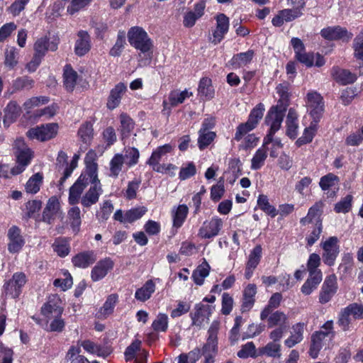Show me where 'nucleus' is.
I'll return each instance as SVG.
<instances>
[{"mask_svg":"<svg viewBox=\"0 0 363 363\" xmlns=\"http://www.w3.org/2000/svg\"><path fill=\"white\" fill-rule=\"evenodd\" d=\"M102 193L101 184L98 177H85L81 181L79 177L69 188L68 201L71 205L80 202L83 207L89 208L98 202Z\"/></svg>","mask_w":363,"mask_h":363,"instance_id":"f257e3e1","label":"nucleus"},{"mask_svg":"<svg viewBox=\"0 0 363 363\" xmlns=\"http://www.w3.org/2000/svg\"><path fill=\"white\" fill-rule=\"evenodd\" d=\"M280 94L277 105L270 108L265 118V123L269 126V133H275L280 129L289 105V92H280Z\"/></svg>","mask_w":363,"mask_h":363,"instance_id":"f03ea898","label":"nucleus"},{"mask_svg":"<svg viewBox=\"0 0 363 363\" xmlns=\"http://www.w3.org/2000/svg\"><path fill=\"white\" fill-rule=\"evenodd\" d=\"M17 164L11 169L12 174L16 175L23 172L30 164L33 157V152L26 145L23 139H17L13 145Z\"/></svg>","mask_w":363,"mask_h":363,"instance_id":"7ed1b4c3","label":"nucleus"},{"mask_svg":"<svg viewBox=\"0 0 363 363\" xmlns=\"http://www.w3.org/2000/svg\"><path fill=\"white\" fill-rule=\"evenodd\" d=\"M127 36L130 45L143 53L147 52L152 47L151 39L142 27L133 26L130 28Z\"/></svg>","mask_w":363,"mask_h":363,"instance_id":"20e7f679","label":"nucleus"},{"mask_svg":"<svg viewBox=\"0 0 363 363\" xmlns=\"http://www.w3.org/2000/svg\"><path fill=\"white\" fill-rule=\"evenodd\" d=\"M220 329V322L213 320L208 330L206 342L202 347V354L206 359H215L218 353V333Z\"/></svg>","mask_w":363,"mask_h":363,"instance_id":"39448f33","label":"nucleus"},{"mask_svg":"<svg viewBox=\"0 0 363 363\" xmlns=\"http://www.w3.org/2000/svg\"><path fill=\"white\" fill-rule=\"evenodd\" d=\"M264 111V105L258 104L250 113L247 121L240 124L235 134L234 139L240 140L250 131L252 130L258 124L259 121L262 118Z\"/></svg>","mask_w":363,"mask_h":363,"instance_id":"423d86ee","label":"nucleus"},{"mask_svg":"<svg viewBox=\"0 0 363 363\" xmlns=\"http://www.w3.org/2000/svg\"><path fill=\"white\" fill-rule=\"evenodd\" d=\"M306 106L311 118L320 120L325 110V103L318 92H308L307 94Z\"/></svg>","mask_w":363,"mask_h":363,"instance_id":"0eeeda50","label":"nucleus"},{"mask_svg":"<svg viewBox=\"0 0 363 363\" xmlns=\"http://www.w3.org/2000/svg\"><path fill=\"white\" fill-rule=\"evenodd\" d=\"M57 124L48 123L30 128L26 134L30 139L45 141L54 138L57 133Z\"/></svg>","mask_w":363,"mask_h":363,"instance_id":"6e6552de","label":"nucleus"},{"mask_svg":"<svg viewBox=\"0 0 363 363\" xmlns=\"http://www.w3.org/2000/svg\"><path fill=\"white\" fill-rule=\"evenodd\" d=\"M291 45L295 52L296 59L308 67L314 65L315 55L313 52H306L305 46L301 39L292 38Z\"/></svg>","mask_w":363,"mask_h":363,"instance_id":"1a4fd4ad","label":"nucleus"},{"mask_svg":"<svg viewBox=\"0 0 363 363\" xmlns=\"http://www.w3.org/2000/svg\"><path fill=\"white\" fill-rule=\"evenodd\" d=\"M223 225L221 218L214 216L208 221H205L199 230V236L203 239H211L217 236Z\"/></svg>","mask_w":363,"mask_h":363,"instance_id":"9d476101","label":"nucleus"},{"mask_svg":"<svg viewBox=\"0 0 363 363\" xmlns=\"http://www.w3.org/2000/svg\"><path fill=\"white\" fill-rule=\"evenodd\" d=\"M26 281L27 278L24 273H14L12 278L4 285L6 294H9L13 298H18Z\"/></svg>","mask_w":363,"mask_h":363,"instance_id":"9b49d317","label":"nucleus"},{"mask_svg":"<svg viewBox=\"0 0 363 363\" xmlns=\"http://www.w3.org/2000/svg\"><path fill=\"white\" fill-rule=\"evenodd\" d=\"M338 289L337 277L333 274L327 276L323 283L319 294V301L321 303L329 302L336 294Z\"/></svg>","mask_w":363,"mask_h":363,"instance_id":"f8f14e48","label":"nucleus"},{"mask_svg":"<svg viewBox=\"0 0 363 363\" xmlns=\"http://www.w3.org/2000/svg\"><path fill=\"white\" fill-rule=\"evenodd\" d=\"M173 147L170 144H165L158 147L155 150L150 159L147 161V164L152 167L155 172H162L164 167L160 162L164 160L167 157V154L172 152Z\"/></svg>","mask_w":363,"mask_h":363,"instance_id":"ddd939ff","label":"nucleus"},{"mask_svg":"<svg viewBox=\"0 0 363 363\" xmlns=\"http://www.w3.org/2000/svg\"><path fill=\"white\" fill-rule=\"evenodd\" d=\"M323 253L322 255L324 263L328 266H333L339 254V246L337 239L335 237H330L328 240L322 243Z\"/></svg>","mask_w":363,"mask_h":363,"instance_id":"4468645a","label":"nucleus"},{"mask_svg":"<svg viewBox=\"0 0 363 363\" xmlns=\"http://www.w3.org/2000/svg\"><path fill=\"white\" fill-rule=\"evenodd\" d=\"M321 36L328 40H342L343 41L350 40L353 34L347 31L345 28L340 26H330L320 30Z\"/></svg>","mask_w":363,"mask_h":363,"instance_id":"2eb2a0df","label":"nucleus"},{"mask_svg":"<svg viewBox=\"0 0 363 363\" xmlns=\"http://www.w3.org/2000/svg\"><path fill=\"white\" fill-rule=\"evenodd\" d=\"M63 312L61 300L57 295H52L41 308V313L47 318L60 316Z\"/></svg>","mask_w":363,"mask_h":363,"instance_id":"dca6fc26","label":"nucleus"},{"mask_svg":"<svg viewBox=\"0 0 363 363\" xmlns=\"http://www.w3.org/2000/svg\"><path fill=\"white\" fill-rule=\"evenodd\" d=\"M216 28L213 31V38H211V43L214 45L218 44L228 33L229 29V18L223 13L217 15Z\"/></svg>","mask_w":363,"mask_h":363,"instance_id":"f3484780","label":"nucleus"},{"mask_svg":"<svg viewBox=\"0 0 363 363\" xmlns=\"http://www.w3.org/2000/svg\"><path fill=\"white\" fill-rule=\"evenodd\" d=\"M79 346L82 347L87 353L106 358L111 353V347L101 345L90 340L78 341Z\"/></svg>","mask_w":363,"mask_h":363,"instance_id":"a211bd4d","label":"nucleus"},{"mask_svg":"<svg viewBox=\"0 0 363 363\" xmlns=\"http://www.w3.org/2000/svg\"><path fill=\"white\" fill-rule=\"evenodd\" d=\"M194 313L190 314L192 325L201 327L204 322L209 319L211 314V307L208 305L198 303L195 306Z\"/></svg>","mask_w":363,"mask_h":363,"instance_id":"6ab92c4d","label":"nucleus"},{"mask_svg":"<svg viewBox=\"0 0 363 363\" xmlns=\"http://www.w3.org/2000/svg\"><path fill=\"white\" fill-rule=\"evenodd\" d=\"M113 262L110 258L100 260L92 269L91 277L94 281H98L104 278L108 272L113 267Z\"/></svg>","mask_w":363,"mask_h":363,"instance_id":"aec40b11","label":"nucleus"},{"mask_svg":"<svg viewBox=\"0 0 363 363\" xmlns=\"http://www.w3.org/2000/svg\"><path fill=\"white\" fill-rule=\"evenodd\" d=\"M206 4L203 1H200L195 4L193 11L186 12L183 17V25L186 28H191L203 14Z\"/></svg>","mask_w":363,"mask_h":363,"instance_id":"412c9836","label":"nucleus"},{"mask_svg":"<svg viewBox=\"0 0 363 363\" xmlns=\"http://www.w3.org/2000/svg\"><path fill=\"white\" fill-rule=\"evenodd\" d=\"M96 159V154L94 150H90L86 153L84 159L86 169L79 176V181L84 180L85 177H90L94 179L98 177V166L95 162Z\"/></svg>","mask_w":363,"mask_h":363,"instance_id":"4be33fe9","label":"nucleus"},{"mask_svg":"<svg viewBox=\"0 0 363 363\" xmlns=\"http://www.w3.org/2000/svg\"><path fill=\"white\" fill-rule=\"evenodd\" d=\"M257 286L254 284H249L244 289L240 309L242 313L248 312L252 309L255 302Z\"/></svg>","mask_w":363,"mask_h":363,"instance_id":"5701e85b","label":"nucleus"},{"mask_svg":"<svg viewBox=\"0 0 363 363\" xmlns=\"http://www.w3.org/2000/svg\"><path fill=\"white\" fill-rule=\"evenodd\" d=\"M306 324L297 323L291 327V335L284 340V345L289 348L294 347L303 340L304 330Z\"/></svg>","mask_w":363,"mask_h":363,"instance_id":"b1692460","label":"nucleus"},{"mask_svg":"<svg viewBox=\"0 0 363 363\" xmlns=\"http://www.w3.org/2000/svg\"><path fill=\"white\" fill-rule=\"evenodd\" d=\"M9 242L8 250L11 253L18 252L24 245V241L21 235V230L16 226H12L8 230Z\"/></svg>","mask_w":363,"mask_h":363,"instance_id":"393cba45","label":"nucleus"},{"mask_svg":"<svg viewBox=\"0 0 363 363\" xmlns=\"http://www.w3.org/2000/svg\"><path fill=\"white\" fill-rule=\"evenodd\" d=\"M91 49V38L85 30H79L74 45V52L78 56H83Z\"/></svg>","mask_w":363,"mask_h":363,"instance_id":"a878e982","label":"nucleus"},{"mask_svg":"<svg viewBox=\"0 0 363 363\" xmlns=\"http://www.w3.org/2000/svg\"><path fill=\"white\" fill-rule=\"evenodd\" d=\"M255 56V52L252 50H248L244 52H240L234 55L229 60L228 65L231 69H237L250 64Z\"/></svg>","mask_w":363,"mask_h":363,"instance_id":"bb28decb","label":"nucleus"},{"mask_svg":"<svg viewBox=\"0 0 363 363\" xmlns=\"http://www.w3.org/2000/svg\"><path fill=\"white\" fill-rule=\"evenodd\" d=\"M57 49V42L50 41L49 38L47 37H42L38 39L34 44V55L43 58L48 50L55 51Z\"/></svg>","mask_w":363,"mask_h":363,"instance_id":"cd10ccee","label":"nucleus"},{"mask_svg":"<svg viewBox=\"0 0 363 363\" xmlns=\"http://www.w3.org/2000/svg\"><path fill=\"white\" fill-rule=\"evenodd\" d=\"M60 202L55 196L49 199L43 213V221L50 223L59 214Z\"/></svg>","mask_w":363,"mask_h":363,"instance_id":"c85d7f7f","label":"nucleus"},{"mask_svg":"<svg viewBox=\"0 0 363 363\" xmlns=\"http://www.w3.org/2000/svg\"><path fill=\"white\" fill-rule=\"evenodd\" d=\"M333 79L337 82L343 85L352 84L355 82L357 77L347 69H340L335 67L331 71Z\"/></svg>","mask_w":363,"mask_h":363,"instance_id":"c756f323","label":"nucleus"},{"mask_svg":"<svg viewBox=\"0 0 363 363\" xmlns=\"http://www.w3.org/2000/svg\"><path fill=\"white\" fill-rule=\"evenodd\" d=\"M96 259L94 251H86L77 254L72 258L73 264L79 268H86L92 264Z\"/></svg>","mask_w":363,"mask_h":363,"instance_id":"7c9ffc66","label":"nucleus"},{"mask_svg":"<svg viewBox=\"0 0 363 363\" xmlns=\"http://www.w3.org/2000/svg\"><path fill=\"white\" fill-rule=\"evenodd\" d=\"M264 320H267L269 328L288 326V317L284 312L280 311L274 312L272 311Z\"/></svg>","mask_w":363,"mask_h":363,"instance_id":"2f4dec72","label":"nucleus"},{"mask_svg":"<svg viewBox=\"0 0 363 363\" xmlns=\"http://www.w3.org/2000/svg\"><path fill=\"white\" fill-rule=\"evenodd\" d=\"M286 135L290 138H296L298 135V115L295 110L290 108L289 110L286 120Z\"/></svg>","mask_w":363,"mask_h":363,"instance_id":"473e14b6","label":"nucleus"},{"mask_svg":"<svg viewBox=\"0 0 363 363\" xmlns=\"http://www.w3.org/2000/svg\"><path fill=\"white\" fill-rule=\"evenodd\" d=\"M155 284L151 279L147 280L140 288L138 289L135 293V298L138 301L145 302L150 299L155 291Z\"/></svg>","mask_w":363,"mask_h":363,"instance_id":"72a5a7b5","label":"nucleus"},{"mask_svg":"<svg viewBox=\"0 0 363 363\" xmlns=\"http://www.w3.org/2000/svg\"><path fill=\"white\" fill-rule=\"evenodd\" d=\"M242 162L238 158H233L229 161L228 169L225 172L227 181L233 184L237 178L241 175Z\"/></svg>","mask_w":363,"mask_h":363,"instance_id":"f704fd0d","label":"nucleus"},{"mask_svg":"<svg viewBox=\"0 0 363 363\" xmlns=\"http://www.w3.org/2000/svg\"><path fill=\"white\" fill-rule=\"evenodd\" d=\"M325 337L323 333L315 332L311 335V344L309 349V355L315 359L318 357L319 352L324 345V340Z\"/></svg>","mask_w":363,"mask_h":363,"instance_id":"c9c22d12","label":"nucleus"},{"mask_svg":"<svg viewBox=\"0 0 363 363\" xmlns=\"http://www.w3.org/2000/svg\"><path fill=\"white\" fill-rule=\"evenodd\" d=\"M111 176L117 177L119 174L123 171H126V163L123 160L121 154L116 153L113 155L109 163Z\"/></svg>","mask_w":363,"mask_h":363,"instance_id":"e433bc0d","label":"nucleus"},{"mask_svg":"<svg viewBox=\"0 0 363 363\" xmlns=\"http://www.w3.org/2000/svg\"><path fill=\"white\" fill-rule=\"evenodd\" d=\"M192 95L191 92H170L167 99L163 101L164 111L170 109L172 106L182 104L186 98Z\"/></svg>","mask_w":363,"mask_h":363,"instance_id":"4c0bfd02","label":"nucleus"},{"mask_svg":"<svg viewBox=\"0 0 363 363\" xmlns=\"http://www.w3.org/2000/svg\"><path fill=\"white\" fill-rule=\"evenodd\" d=\"M119 154L122 155L124 162L126 163L127 169L136 165L138 162L140 157L139 150L133 147H125L122 152Z\"/></svg>","mask_w":363,"mask_h":363,"instance_id":"58836bf2","label":"nucleus"},{"mask_svg":"<svg viewBox=\"0 0 363 363\" xmlns=\"http://www.w3.org/2000/svg\"><path fill=\"white\" fill-rule=\"evenodd\" d=\"M281 345L279 342L271 341L265 346L259 348V355H265L272 358H280Z\"/></svg>","mask_w":363,"mask_h":363,"instance_id":"ea45409f","label":"nucleus"},{"mask_svg":"<svg viewBox=\"0 0 363 363\" xmlns=\"http://www.w3.org/2000/svg\"><path fill=\"white\" fill-rule=\"evenodd\" d=\"M320 121L312 118L310 125L305 128L303 135L297 140L296 143L298 145H302L312 141L318 130V124Z\"/></svg>","mask_w":363,"mask_h":363,"instance_id":"a19ab883","label":"nucleus"},{"mask_svg":"<svg viewBox=\"0 0 363 363\" xmlns=\"http://www.w3.org/2000/svg\"><path fill=\"white\" fill-rule=\"evenodd\" d=\"M21 108L16 102H10L6 109L4 118V125L9 126L10 123L15 121V120L20 115Z\"/></svg>","mask_w":363,"mask_h":363,"instance_id":"79ce46f5","label":"nucleus"},{"mask_svg":"<svg viewBox=\"0 0 363 363\" xmlns=\"http://www.w3.org/2000/svg\"><path fill=\"white\" fill-rule=\"evenodd\" d=\"M281 299H282V296L280 293L274 294L269 298L268 304L261 311L260 319L262 320H264L266 319V318H267L268 315H269L270 313L274 309H275L279 306Z\"/></svg>","mask_w":363,"mask_h":363,"instance_id":"37998d69","label":"nucleus"},{"mask_svg":"<svg viewBox=\"0 0 363 363\" xmlns=\"http://www.w3.org/2000/svg\"><path fill=\"white\" fill-rule=\"evenodd\" d=\"M323 203L321 202L315 203L308 210L307 216L302 218L301 222L303 223H311L315 221V224L321 223L319 217L322 211Z\"/></svg>","mask_w":363,"mask_h":363,"instance_id":"c03bdc74","label":"nucleus"},{"mask_svg":"<svg viewBox=\"0 0 363 363\" xmlns=\"http://www.w3.org/2000/svg\"><path fill=\"white\" fill-rule=\"evenodd\" d=\"M169 326V318L166 313H159L152 323V328L157 333H165Z\"/></svg>","mask_w":363,"mask_h":363,"instance_id":"a18cd8bd","label":"nucleus"},{"mask_svg":"<svg viewBox=\"0 0 363 363\" xmlns=\"http://www.w3.org/2000/svg\"><path fill=\"white\" fill-rule=\"evenodd\" d=\"M267 157V148L263 145L259 147L254 155L251 160V169L257 170L260 169L264 163Z\"/></svg>","mask_w":363,"mask_h":363,"instance_id":"49530a36","label":"nucleus"},{"mask_svg":"<svg viewBox=\"0 0 363 363\" xmlns=\"http://www.w3.org/2000/svg\"><path fill=\"white\" fill-rule=\"evenodd\" d=\"M320 264V257L316 253H312L310 255L307 261V270L309 272V275H317L323 277L322 272L318 269Z\"/></svg>","mask_w":363,"mask_h":363,"instance_id":"de8ad7c7","label":"nucleus"},{"mask_svg":"<svg viewBox=\"0 0 363 363\" xmlns=\"http://www.w3.org/2000/svg\"><path fill=\"white\" fill-rule=\"evenodd\" d=\"M322 279L323 277L319 275H309L308 278L301 286V292L304 295L311 294L317 288L318 284L321 282Z\"/></svg>","mask_w":363,"mask_h":363,"instance_id":"09e8293b","label":"nucleus"},{"mask_svg":"<svg viewBox=\"0 0 363 363\" xmlns=\"http://www.w3.org/2000/svg\"><path fill=\"white\" fill-rule=\"evenodd\" d=\"M120 121V130L121 133L122 140H124L127 137L130 135L131 131L133 130L134 123L133 120L125 113L121 114Z\"/></svg>","mask_w":363,"mask_h":363,"instance_id":"8fccbe9b","label":"nucleus"},{"mask_svg":"<svg viewBox=\"0 0 363 363\" xmlns=\"http://www.w3.org/2000/svg\"><path fill=\"white\" fill-rule=\"evenodd\" d=\"M209 265L206 262L199 265L193 272L192 278L197 285H202L204 279L209 274Z\"/></svg>","mask_w":363,"mask_h":363,"instance_id":"3c124183","label":"nucleus"},{"mask_svg":"<svg viewBox=\"0 0 363 363\" xmlns=\"http://www.w3.org/2000/svg\"><path fill=\"white\" fill-rule=\"evenodd\" d=\"M68 219L74 231L77 232L81 225V211L78 206H73L67 213Z\"/></svg>","mask_w":363,"mask_h":363,"instance_id":"603ef678","label":"nucleus"},{"mask_svg":"<svg viewBox=\"0 0 363 363\" xmlns=\"http://www.w3.org/2000/svg\"><path fill=\"white\" fill-rule=\"evenodd\" d=\"M64 83L67 89H73L77 79V73L70 65H67L64 69Z\"/></svg>","mask_w":363,"mask_h":363,"instance_id":"864d4df0","label":"nucleus"},{"mask_svg":"<svg viewBox=\"0 0 363 363\" xmlns=\"http://www.w3.org/2000/svg\"><path fill=\"white\" fill-rule=\"evenodd\" d=\"M188 213V208L186 205H179L173 215V226L179 228L184 222Z\"/></svg>","mask_w":363,"mask_h":363,"instance_id":"5fc2aeb1","label":"nucleus"},{"mask_svg":"<svg viewBox=\"0 0 363 363\" xmlns=\"http://www.w3.org/2000/svg\"><path fill=\"white\" fill-rule=\"evenodd\" d=\"M78 136L84 143L89 144L93 138L92 124L89 122L82 124L78 130Z\"/></svg>","mask_w":363,"mask_h":363,"instance_id":"6e6d98bb","label":"nucleus"},{"mask_svg":"<svg viewBox=\"0 0 363 363\" xmlns=\"http://www.w3.org/2000/svg\"><path fill=\"white\" fill-rule=\"evenodd\" d=\"M259 208L267 214L274 218L277 215V209L269 203L268 198L265 195H259L257 199Z\"/></svg>","mask_w":363,"mask_h":363,"instance_id":"4d7b16f0","label":"nucleus"},{"mask_svg":"<svg viewBox=\"0 0 363 363\" xmlns=\"http://www.w3.org/2000/svg\"><path fill=\"white\" fill-rule=\"evenodd\" d=\"M43 176L36 173L31 177L26 184V190L28 193L36 194L39 190L42 184Z\"/></svg>","mask_w":363,"mask_h":363,"instance_id":"13d9d810","label":"nucleus"},{"mask_svg":"<svg viewBox=\"0 0 363 363\" xmlns=\"http://www.w3.org/2000/svg\"><path fill=\"white\" fill-rule=\"evenodd\" d=\"M34 86V81L29 77H18L13 82V87L16 90H29Z\"/></svg>","mask_w":363,"mask_h":363,"instance_id":"bf43d9fd","label":"nucleus"},{"mask_svg":"<svg viewBox=\"0 0 363 363\" xmlns=\"http://www.w3.org/2000/svg\"><path fill=\"white\" fill-rule=\"evenodd\" d=\"M338 182L339 179L336 175L329 173L320 178L319 185L322 190L326 191L336 186Z\"/></svg>","mask_w":363,"mask_h":363,"instance_id":"052dcab7","label":"nucleus"},{"mask_svg":"<svg viewBox=\"0 0 363 363\" xmlns=\"http://www.w3.org/2000/svg\"><path fill=\"white\" fill-rule=\"evenodd\" d=\"M353 197L352 195H347L337 202L334 208L336 213H346L351 210Z\"/></svg>","mask_w":363,"mask_h":363,"instance_id":"680f3d73","label":"nucleus"},{"mask_svg":"<svg viewBox=\"0 0 363 363\" xmlns=\"http://www.w3.org/2000/svg\"><path fill=\"white\" fill-rule=\"evenodd\" d=\"M198 138V145L200 150H203L208 146L214 140L216 134L213 131H199Z\"/></svg>","mask_w":363,"mask_h":363,"instance_id":"e2e57ef3","label":"nucleus"},{"mask_svg":"<svg viewBox=\"0 0 363 363\" xmlns=\"http://www.w3.org/2000/svg\"><path fill=\"white\" fill-rule=\"evenodd\" d=\"M238 357L241 359H246L248 357H255L256 347L252 342H248L243 345L241 349L238 352Z\"/></svg>","mask_w":363,"mask_h":363,"instance_id":"0e129e2a","label":"nucleus"},{"mask_svg":"<svg viewBox=\"0 0 363 363\" xmlns=\"http://www.w3.org/2000/svg\"><path fill=\"white\" fill-rule=\"evenodd\" d=\"M117 301L118 296L116 294H111L108 296L104 306L100 309V313L104 316H107L111 314Z\"/></svg>","mask_w":363,"mask_h":363,"instance_id":"69168bd1","label":"nucleus"},{"mask_svg":"<svg viewBox=\"0 0 363 363\" xmlns=\"http://www.w3.org/2000/svg\"><path fill=\"white\" fill-rule=\"evenodd\" d=\"M147 211V208L145 206L131 208L126 211V220L128 223H131L142 218Z\"/></svg>","mask_w":363,"mask_h":363,"instance_id":"338daca9","label":"nucleus"},{"mask_svg":"<svg viewBox=\"0 0 363 363\" xmlns=\"http://www.w3.org/2000/svg\"><path fill=\"white\" fill-rule=\"evenodd\" d=\"M53 250L62 257L67 256L69 252V246L67 241L64 239H57L52 245Z\"/></svg>","mask_w":363,"mask_h":363,"instance_id":"774afa93","label":"nucleus"}]
</instances>
